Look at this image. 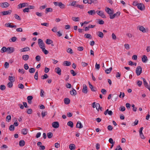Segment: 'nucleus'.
<instances>
[{"mask_svg": "<svg viewBox=\"0 0 150 150\" xmlns=\"http://www.w3.org/2000/svg\"><path fill=\"white\" fill-rule=\"evenodd\" d=\"M35 14H36L37 16H38L39 17H41L42 16L43 14V13H39V12H36L35 13Z\"/></svg>", "mask_w": 150, "mask_h": 150, "instance_id": "obj_52", "label": "nucleus"}, {"mask_svg": "<svg viewBox=\"0 0 150 150\" xmlns=\"http://www.w3.org/2000/svg\"><path fill=\"white\" fill-rule=\"evenodd\" d=\"M70 99L68 98H66L64 100V103L66 104H69L70 103Z\"/></svg>", "mask_w": 150, "mask_h": 150, "instance_id": "obj_27", "label": "nucleus"}, {"mask_svg": "<svg viewBox=\"0 0 150 150\" xmlns=\"http://www.w3.org/2000/svg\"><path fill=\"white\" fill-rule=\"evenodd\" d=\"M67 124L68 126L70 127L71 128L73 127V123L71 121L68 122H67Z\"/></svg>", "mask_w": 150, "mask_h": 150, "instance_id": "obj_38", "label": "nucleus"}, {"mask_svg": "<svg viewBox=\"0 0 150 150\" xmlns=\"http://www.w3.org/2000/svg\"><path fill=\"white\" fill-rule=\"evenodd\" d=\"M97 34L98 36L100 38H103V37L104 35L103 33L101 32L98 31L97 33Z\"/></svg>", "mask_w": 150, "mask_h": 150, "instance_id": "obj_24", "label": "nucleus"}, {"mask_svg": "<svg viewBox=\"0 0 150 150\" xmlns=\"http://www.w3.org/2000/svg\"><path fill=\"white\" fill-rule=\"evenodd\" d=\"M83 127V126L80 121H78L76 125V127L79 128H81Z\"/></svg>", "mask_w": 150, "mask_h": 150, "instance_id": "obj_20", "label": "nucleus"}, {"mask_svg": "<svg viewBox=\"0 0 150 150\" xmlns=\"http://www.w3.org/2000/svg\"><path fill=\"white\" fill-rule=\"evenodd\" d=\"M13 85L12 82H9L7 84V86L8 87L11 88Z\"/></svg>", "mask_w": 150, "mask_h": 150, "instance_id": "obj_53", "label": "nucleus"}, {"mask_svg": "<svg viewBox=\"0 0 150 150\" xmlns=\"http://www.w3.org/2000/svg\"><path fill=\"white\" fill-rule=\"evenodd\" d=\"M112 69V68L111 67L109 69H107L105 70V73L107 74L110 73Z\"/></svg>", "mask_w": 150, "mask_h": 150, "instance_id": "obj_34", "label": "nucleus"}, {"mask_svg": "<svg viewBox=\"0 0 150 150\" xmlns=\"http://www.w3.org/2000/svg\"><path fill=\"white\" fill-rule=\"evenodd\" d=\"M109 142L111 144H115V142H114L113 140L111 138H110L109 139Z\"/></svg>", "mask_w": 150, "mask_h": 150, "instance_id": "obj_60", "label": "nucleus"}, {"mask_svg": "<svg viewBox=\"0 0 150 150\" xmlns=\"http://www.w3.org/2000/svg\"><path fill=\"white\" fill-rule=\"evenodd\" d=\"M7 51V48L5 47H3L1 50V53L5 52Z\"/></svg>", "mask_w": 150, "mask_h": 150, "instance_id": "obj_36", "label": "nucleus"}, {"mask_svg": "<svg viewBox=\"0 0 150 150\" xmlns=\"http://www.w3.org/2000/svg\"><path fill=\"white\" fill-rule=\"evenodd\" d=\"M120 12H117L116 13L114 14L113 15H110V18L111 19H113L115 18V17H117L120 16Z\"/></svg>", "mask_w": 150, "mask_h": 150, "instance_id": "obj_9", "label": "nucleus"}, {"mask_svg": "<svg viewBox=\"0 0 150 150\" xmlns=\"http://www.w3.org/2000/svg\"><path fill=\"white\" fill-rule=\"evenodd\" d=\"M26 112L27 113L30 114H31L32 112V109L30 108H29L27 109V110L26 111Z\"/></svg>", "mask_w": 150, "mask_h": 150, "instance_id": "obj_48", "label": "nucleus"}, {"mask_svg": "<svg viewBox=\"0 0 150 150\" xmlns=\"http://www.w3.org/2000/svg\"><path fill=\"white\" fill-rule=\"evenodd\" d=\"M72 19L74 21H79V18L73 17L72 18Z\"/></svg>", "mask_w": 150, "mask_h": 150, "instance_id": "obj_43", "label": "nucleus"}, {"mask_svg": "<svg viewBox=\"0 0 150 150\" xmlns=\"http://www.w3.org/2000/svg\"><path fill=\"white\" fill-rule=\"evenodd\" d=\"M61 69L59 67H57L55 69V71L59 75H61Z\"/></svg>", "mask_w": 150, "mask_h": 150, "instance_id": "obj_17", "label": "nucleus"}, {"mask_svg": "<svg viewBox=\"0 0 150 150\" xmlns=\"http://www.w3.org/2000/svg\"><path fill=\"white\" fill-rule=\"evenodd\" d=\"M30 50V48L28 47H25L23 48H22L20 50V51L21 52H26V51H29Z\"/></svg>", "mask_w": 150, "mask_h": 150, "instance_id": "obj_21", "label": "nucleus"}, {"mask_svg": "<svg viewBox=\"0 0 150 150\" xmlns=\"http://www.w3.org/2000/svg\"><path fill=\"white\" fill-rule=\"evenodd\" d=\"M10 4L7 2L1 3H0V6L2 8H6L9 6Z\"/></svg>", "mask_w": 150, "mask_h": 150, "instance_id": "obj_5", "label": "nucleus"}, {"mask_svg": "<svg viewBox=\"0 0 150 150\" xmlns=\"http://www.w3.org/2000/svg\"><path fill=\"white\" fill-rule=\"evenodd\" d=\"M5 25L6 27H10V28H16V25H11V23H6L5 24Z\"/></svg>", "mask_w": 150, "mask_h": 150, "instance_id": "obj_15", "label": "nucleus"}, {"mask_svg": "<svg viewBox=\"0 0 150 150\" xmlns=\"http://www.w3.org/2000/svg\"><path fill=\"white\" fill-rule=\"evenodd\" d=\"M47 135L48 138L50 139L52 137L53 134L51 132H49L47 133Z\"/></svg>", "mask_w": 150, "mask_h": 150, "instance_id": "obj_39", "label": "nucleus"}, {"mask_svg": "<svg viewBox=\"0 0 150 150\" xmlns=\"http://www.w3.org/2000/svg\"><path fill=\"white\" fill-rule=\"evenodd\" d=\"M16 39L17 38L16 37H13L9 40V41L10 42H15L16 41Z\"/></svg>", "mask_w": 150, "mask_h": 150, "instance_id": "obj_35", "label": "nucleus"}, {"mask_svg": "<svg viewBox=\"0 0 150 150\" xmlns=\"http://www.w3.org/2000/svg\"><path fill=\"white\" fill-rule=\"evenodd\" d=\"M11 10H10L7 11H5L1 12V13L4 16L10 14L11 13Z\"/></svg>", "mask_w": 150, "mask_h": 150, "instance_id": "obj_13", "label": "nucleus"}, {"mask_svg": "<svg viewBox=\"0 0 150 150\" xmlns=\"http://www.w3.org/2000/svg\"><path fill=\"white\" fill-rule=\"evenodd\" d=\"M29 56L28 54L24 55L22 56V59L25 61H27L29 58Z\"/></svg>", "mask_w": 150, "mask_h": 150, "instance_id": "obj_23", "label": "nucleus"}, {"mask_svg": "<svg viewBox=\"0 0 150 150\" xmlns=\"http://www.w3.org/2000/svg\"><path fill=\"white\" fill-rule=\"evenodd\" d=\"M96 13L101 17L105 18H106L103 12L101 11H96Z\"/></svg>", "mask_w": 150, "mask_h": 150, "instance_id": "obj_4", "label": "nucleus"}, {"mask_svg": "<svg viewBox=\"0 0 150 150\" xmlns=\"http://www.w3.org/2000/svg\"><path fill=\"white\" fill-rule=\"evenodd\" d=\"M35 59L37 61H39L40 60L41 57L39 55H37L35 57Z\"/></svg>", "mask_w": 150, "mask_h": 150, "instance_id": "obj_59", "label": "nucleus"}, {"mask_svg": "<svg viewBox=\"0 0 150 150\" xmlns=\"http://www.w3.org/2000/svg\"><path fill=\"white\" fill-rule=\"evenodd\" d=\"M42 52L45 54H47L48 53H49V52H48V51L47 50H46L45 49V48H42Z\"/></svg>", "mask_w": 150, "mask_h": 150, "instance_id": "obj_47", "label": "nucleus"}, {"mask_svg": "<svg viewBox=\"0 0 150 150\" xmlns=\"http://www.w3.org/2000/svg\"><path fill=\"white\" fill-rule=\"evenodd\" d=\"M125 47L127 50H129L130 48L129 45L128 44H125L124 45Z\"/></svg>", "mask_w": 150, "mask_h": 150, "instance_id": "obj_63", "label": "nucleus"}, {"mask_svg": "<svg viewBox=\"0 0 150 150\" xmlns=\"http://www.w3.org/2000/svg\"><path fill=\"white\" fill-rule=\"evenodd\" d=\"M53 9L52 8H47L45 9V13H47L48 12H51L52 11Z\"/></svg>", "mask_w": 150, "mask_h": 150, "instance_id": "obj_29", "label": "nucleus"}, {"mask_svg": "<svg viewBox=\"0 0 150 150\" xmlns=\"http://www.w3.org/2000/svg\"><path fill=\"white\" fill-rule=\"evenodd\" d=\"M70 92V94L72 95L75 96L77 94V92L74 89H73Z\"/></svg>", "mask_w": 150, "mask_h": 150, "instance_id": "obj_26", "label": "nucleus"}, {"mask_svg": "<svg viewBox=\"0 0 150 150\" xmlns=\"http://www.w3.org/2000/svg\"><path fill=\"white\" fill-rule=\"evenodd\" d=\"M96 12L95 11V10H91L88 12V13L89 14L91 15L95 14Z\"/></svg>", "mask_w": 150, "mask_h": 150, "instance_id": "obj_25", "label": "nucleus"}, {"mask_svg": "<svg viewBox=\"0 0 150 150\" xmlns=\"http://www.w3.org/2000/svg\"><path fill=\"white\" fill-rule=\"evenodd\" d=\"M138 8L141 11H143L145 9V6L142 3L139 4L137 6Z\"/></svg>", "mask_w": 150, "mask_h": 150, "instance_id": "obj_7", "label": "nucleus"}, {"mask_svg": "<svg viewBox=\"0 0 150 150\" xmlns=\"http://www.w3.org/2000/svg\"><path fill=\"white\" fill-rule=\"evenodd\" d=\"M69 147L71 150H74L75 149V145L73 144H71L69 145Z\"/></svg>", "mask_w": 150, "mask_h": 150, "instance_id": "obj_31", "label": "nucleus"}, {"mask_svg": "<svg viewBox=\"0 0 150 150\" xmlns=\"http://www.w3.org/2000/svg\"><path fill=\"white\" fill-rule=\"evenodd\" d=\"M8 80L10 81V82H14L15 80L13 76H8Z\"/></svg>", "mask_w": 150, "mask_h": 150, "instance_id": "obj_41", "label": "nucleus"}, {"mask_svg": "<svg viewBox=\"0 0 150 150\" xmlns=\"http://www.w3.org/2000/svg\"><path fill=\"white\" fill-rule=\"evenodd\" d=\"M6 89V86L4 85H1L0 86V89L2 91H4Z\"/></svg>", "mask_w": 150, "mask_h": 150, "instance_id": "obj_50", "label": "nucleus"}, {"mask_svg": "<svg viewBox=\"0 0 150 150\" xmlns=\"http://www.w3.org/2000/svg\"><path fill=\"white\" fill-rule=\"evenodd\" d=\"M47 112L46 111H42L41 113V115L42 118H44V117L47 115Z\"/></svg>", "mask_w": 150, "mask_h": 150, "instance_id": "obj_45", "label": "nucleus"}, {"mask_svg": "<svg viewBox=\"0 0 150 150\" xmlns=\"http://www.w3.org/2000/svg\"><path fill=\"white\" fill-rule=\"evenodd\" d=\"M28 129L26 128L23 129L21 131V132L22 134L24 135H26L27 134L28 132Z\"/></svg>", "mask_w": 150, "mask_h": 150, "instance_id": "obj_19", "label": "nucleus"}, {"mask_svg": "<svg viewBox=\"0 0 150 150\" xmlns=\"http://www.w3.org/2000/svg\"><path fill=\"white\" fill-rule=\"evenodd\" d=\"M141 79L143 80V83L145 87L147 88H149L150 87V86L148 85V83L147 82L145 79L142 77L141 78Z\"/></svg>", "mask_w": 150, "mask_h": 150, "instance_id": "obj_16", "label": "nucleus"}, {"mask_svg": "<svg viewBox=\"0 0 150 150\" xmlns=\"http://www.w3.org/2000/svg\"><path fill=\"white\" fill-rule=\"evenodd\" d=\"M18 71L19 72H20L22 74H23L25 72V70L23 69H19Z\"/></svg>", "mask_w": 150, "mask_h": 150, "instance_id": "obj_61", "label": "nucleus"}, {"mask_svg": "<svg viewBox=\"0 0 150 150\" xmlns=\"http://www.w3.org/2000/svg\"><path fill=\"white\" fill-rule=\"evenodd\" d=\"M142 67L140 66H138L136 69V73L137 76H139L142 73Z\"/></svg>", "mask_w": 150, "mask_h": 150, "instance_id": "obj_3", "label": "nucleus"}, {"mask_svg": "<svg viewBox=\"0 0 150 150\" xmlns=\"http://www.w3.org/2000/svg\"><path fill=\"white\" fill-rule=\"evenodd\" d=\"M71 74L73 76H75L76 75V74L73 70H71L70 71Z\"/></svg>", "mask_w": 150, "mask_h": 150, "instance_id": "obj_64", "label": "nucleus"}, {"mask_svg": "<svg viewBox=\"0 0 150 150\" xmlns=\"http://www.w3.org/2000/svg\"><path fill=\"white\" fill-rule=\"evenodd\" d=\"M14 126L13 125H11L9 127V129L11 131H13L14 130Z\"/></svg>", "mask_w": 150, "mask_h": 150, "instance_id": "obj_44", "label": "nucleus"}, {"mask_svg": "<svg viewBox=\"0 0 150 150\" xmlns=\"http://www.w3.org/2000/svg\"><path fill=\"white\" fill-rule=\"evenodd\" d=\"M14 48L13 47H8L7 48V52L8 53H11L14 51Z\"/></svg>", "mask_w": 150, "mask_h": 150, "instance_id": "obj_12", "label": "nucleus"}, {"mask_svg": "<svg viewBox=\"0 0 150 150\" xmlns=\"http://www.w3.org/2000/svg\"><path fill=\"white\" fill-rule=\"evenodd\" d=\"M89 3L88 4H91L92 3L94 4H97L98 3V1L97 0H89Z\"/></svg>", "mask_w": 150, "mask_h": 150, "instance_id": "obj_37", "label": "nucleus"}, {"mask_svg": "<svg viewBox=\"0 0 150 150\" xmlns=\"http://www.w3.org/2000/svg\"><path fill=\"white\" fill-rule=\"evenodd\" d=\"M48 77V75L45 74L43 76H42L41 77V78L42 79H44L47 78Z\"/></svg>", "mask_w": 150, "mask_h": 150, "instance_id": "obj_46", "label": "nucleus"}, {"mask_svg": "<svg viewBox=\"0 0 150 150\" xmlns=\"http://www.w3.org/2000/svg\"><path fill=\"white\" fill-rule=\"evenodd\" d=\"M53 4L55 6H58L61 8H64L65 7V5L61 2H54Z\"/></svg>", "mask_w": 150, "mask_h": 150, "instance_id": "obj_2", "label": "nucleus"}, {"mask_svg": "<svg viewBox=\"0 0 150 150\" xmlns=\"http://www.w3.org/2000/svg\"><path fill=\"white\" fill-rule=\"evenodd\" d=\"M139 30L142 31L143 33H145L146 32L145 28L143 26H139Z\"/></svg>", "mask_w": 150, "mask_h": 150, "instance_id": "obj_30", "label": "nucleus"}, {"mask_svg": "<svg viewBox=\"0 0 150 150\" xmlns=\"http://www.w3.org/2000/svg\"><path fill=\"white\" fill-rule=\"evenodd\" d=\"M142 60L143 62L146 63L148 59L146 56L144 55L142 56Z\"/></svg>", "mask_w": 150, "mask_h": 150, "instance_id": "obj_18", "label": "nucleus"}, {"mask_svg": "<svg viewBox=\"0 0 150 150\" xmlns=\"http://www.w3.org/2000/svg\"><path fill=\"white\" fill-rule=\"evenodd\" d=\"M14 17L15 18H16V19H17V20H21V18H20V16H18V15H17V14H15L14 15Z\"/></svg>", "mask_w": 150, "mask_h": 150, "instance_id": "obj_55", "label": "nucleus"}, {"mask_svg": "<svg viewBox=\"0 0 150 150\" xmlns=\"http://www.w3.org/2000/svg\"><path fill=\"white\" fill-rule=\"evenodd\" d=\"M46 7L47 5H42L40 7L39 9L40 10L43 9L45 8Z\"/></svg>", "mask_w": 150, "mask_h": 150, "instance_id": "obj_62", "label": "nucleus"}, {"mask_svg": "<svg viewBox=\"0 0 150 150\" xmlns=\"http://www.w3.org/2000/svg\"><path fill=\"white\" fill-rule=\"evenodd\" d=\"M108 114L110 115L111 116L113 114V112L111 110H109L108 109L106 110L104 112V114L105 115H106L107 114Z\"/></svg>", "mask_w": 150, "mask_h": 150, "instance_id": "obj_14", "label": "nucleus"}, {"mask_svg": "<svg viewBox=\"0 0 150 150\" xmlns=\"http://www.w3.org/2000/svg\"><path fill=\"white\" fill-rule=\"evenodd\" d=\"M84 37L86 38H88L90 39H91L92 38L91 35L89 34H85L84 35Z\"/></svg>", "mask_w": 150, "mask_h": 150, "instance_id": "obj_33", "label": "nucleus"}, {"mask_svg": "<svg viewBox=\"0 0 150 150\" xmlns=\"http://www.w3.org/2000/svg\"><path fill=\"white\" fill-rule=\"evenodd\" d=\"M64 64L66 66H69L71 64V63L70 62L68 61H65L64 62Z\"/></svg>", "mask_w": 150, "mask_h": 150, "instance_id": "obj_40", "label": "nucleus"}, {"mask_svg": "<svg viewBox=\"0 0 150 150\" xmlns=\"http://www.w3.org/2000/svg\"><path fill=\"white\" fill-rule=\"evenodd\" d=\"M75 7L79 8H80L83 9L84 8V6L83 5H80L79 4L76 5Z\"/></svg>", "mask_w": 150, "mask_h": 150, "instance_id": "obj_54", "label": "nucleus"}, {"mask_svg": "<svg viewBox=\"0 0 150 150\" xmlns=\"http://www.w3.org/2000/svg\"><path fill=\"white\" fill-rule=\"evenodd\" d=\"M38 43L39 46L42 49L45 47V44L43 42L42 40L41 39H39L38 40Z\"/></svg>", "mask_w": 150, "mask_h": 150, "instance_id": "obj_1", "label": "nucleus"}, {"mask_svg": "<svg viewBox=\"0 0 150 150\" xmlns=\"http://www.w3.org/2000/svg\"><path fill=\"white\" fill-rule=\"evenodd\" d=\"M11 116L10 115H8L6 118V120H7L8 122H9L11 120Z\"/></svg>", "mask_w": 150, "mask_h": 150, "instance_id": "obj_57", "label": "nucleus"}, {"mask_svg": "<svg viewBox=\"0 0 150 150\" xmlns=\"http://www.w3.org/2000/svg\"><path fill=\"white\" fill-rule=\"evenodd\" d=\"M52 125L53 127L57 128L59 127V124L57 122H54L52 123Z\"/></svg>", "mask_w": 150, "mask_h": 150, "instance_id": "obj_10", "label": "nucleus"}, {"mask_svg": "<svg viewBox=\"0 0 150 150\" xmlns=\"http://www.w3.org/2000/svg\"><path fill=\"white\" fill-rule=\"evenodd\" d=\"M25 142L23 140H21L19 142V145L21 146H23L25 145Z\"/></svg>", "mask_w": 150, "mask_h": 150, "instance_id": "obj_28", "label": "nucleus"}, {"mask_svg": "<svg viewBox=\"0 0 150 150\" xmlns=\"http://www.w3.org/2000/svg\"><path fill=\"white\" fill-rule=\"evenodd\" d=\"M139 4V3L137 1H133L132 4L134 6H137Z\"/></svg>", "mask_w": 150, "mask_h": 150, "instance_id": "obj_51", "label": "nucleus"}, {"mask_svg": "<svg viewBox=\"0 0 150 150\" xmlns=\"http://www.w3.org/2000/svg\"><path fill=\"white\" fill-rule=\"evenodd\" d=\"M103 94L105 95L107 93L106 91L104 89H102L101 91Z\"/></svg>", "mask_w": 150, "mask_h": 150, "instance_id": "obj_58", "label": "nucleus"}, {"mask_svg": "<svg viewBox=\"0 0 150 150\" xmlns=\"http://www.w3.org/2000/svg\"><path fill=\"white\" fill-rule=\"evenodd\" d=\"M18 87L19 88L21 89H23L24 88V85L22 83L18 84Z\"/></svg>", "mask_w": 150, "mask_h": 150, "instance_id": "obj_49", "label": "nucleus"}, {"mask_svg": "<svg viewBox=\"0 0 150 150\" xmlns=\"http://www.w3.org/2000/svg\"><path fill=\"white\" fill-rule=\"evenodd\" d=\"M28 4L27 3H23L22 4H20L18 5V8H21L23 7H24L25 6H28Z\"/></svg>", "mask_w": 150, "mask_h": 150, "instance_id": "obj_6", "label": "nucleus"}, {"mask_svg": "<svg viewBox=\"0 0 150 150\" xmlns=\"http://www.w3.org/2000/svg\"><path fill=\"white\" fill-rule=\"evenodd\" d=\"M95 102H94L92 103V106L93 108H96V110L98 109V107H100V104L98 103H97L95 104Z\"/></svg>", "mask_w": 150, "mask_h": 150, "instance_id": "obj_22", "label": "nucleus"}, {"mask_svg": "<svg viewBox=\"0 0 150 150\" xmlns=\"http://www.w3.org/2000/svg\"><path fill=\"white\" fill-rule=\"evenodd\" d=\"M29 71L31 73H34L35 71V69L33 68H30L29 69Z\"/></svg>", "mask_w": 150, "mask_h": 150, "instance_id": "obj_42", "label": "nucleus"}, {"mask_svg": "<svg viewBox=\"0 0 150 150\" xmlns=\"http://www.w3.org/2000/svg\"><path fill=\"white\" fill-rule=\"evenodd\" d=\"M45 42L47 44L49 45L53 43V41L51 40L47 39L45 41Z\"/></svg>", "mask_w": 150, "mask_h": 150, "instance_id": "obj_32", "label": "nucleus"}, {"mask_svg": "<svg viewBox=\"0 0 150 150\" xmlns=\"http://www.w3.org/2000/svg\"><path fill=\"white\" fill-rule=\"evenodd\" d=\"M4 66V67L5 68H6V69L8 68L9 67V64L8 62H6L5 63Z\"/></svg>", "mask_w": 150, "mask_h": 150, "instance_id": "obj_56", "label": "nucleus"}, {"mask_svg": "<svg viewBox=\"0 0 150 150\" xmlns=\"http://www.w3.org/2000/svg\"><path fill=\"white\" fill-rule=\"evenodd\" d=\"M106 9H105L106 12L108 14L110 15H112L113 13V11L110 8L108 7H106Z\"/></svg>", "mask_w": 150, "mask_h": 150, "instance_id": "obj_8", "label": "nucleus"}, {"mask_svg": "<svg viewBox=\"0 0 150 150\" xmlns=\"http://www.w3.org/2000/svg\"><path fill=\"white\" fill-rule=\"evenodd\" d=\"M83 89L82 90V91L83 93L85 94L87 93L88 92L87 91V87L86 84H84L83 85Z\"/></svg>", "mask_w": 150, "mask_h": 150, "instance_id": "obj_11", "label": "nucleus"}]
</instances>
